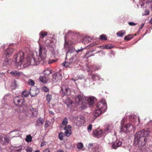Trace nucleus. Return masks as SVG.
<instances>
[{
	"label": "nucleus",
	"instance_id": "9",
	"mask_svg": "<svg viewBox=\"0 0 152 152\" xmlns=\"http://www.w3.org/2000/svg\"><path fill=\"white\" fill-rule=\"evenodd\" d=\"M61 90L63 94H64V95H66L69 96L71 94V90L67 86H63L61 87Z\"/></svg>",
	"mask_w": 152,
	"mask_h": 152
},
{
	"label": "nucleus",
	"instance_id": "64",
	"mask_svg": "<svg viewBox=\"0 0 152 152\" xmlns=\"http://www.w3.org/2000/svg\"><path fill=\"white\" fill-rule=\"evenodd\" d=\"M138 120L139 122H140V119L139 118H138Z\"/></svg>",
	"mask_w": 152,
	"mask_h": 152
},
{
	"label": "nucleus",
	"instance_id": "35",
	"mask_svg": "<svg viewBox=\"0 0 152 152\" xmlns=\"http://www.w3.org/2000/svg\"><path fill=\"white\" fill-rule=\"evenodd\" d=\"M125 126L126 127V130H127L128 132L130 131V128L132 127V126L130 123H128L126 125L124 124Z\"/></svg>",
	"mask_w": 152,
	"mask_h": 152
},
{
	"label": "nucleus",
	"instance_id": "33",
	"mask_svg": "<svg viewBox=\"0 0 152 152\" xmlns=\"http://www.w3.org/2000/svg\"><path fill=\"white\" fill-rule=\"evenodd\" d=\"M30 95L32 97L35 96L36 95V91L31 89H30Z\"/></svg>",
	"mask_w": 152,
	"mask_h": 152
},
{
	"label": "nucleus",
	"instance_id": "50",
	"mask_svg": "<svg viewBox=\"0 0 152 152\" xmlns=\"http://www.w3.org/2000/svg\"><path fill=\"white\" fill-rule=\"evenodd\" d=\"M16 85L15 83H12V88L15 89L16 87Z\"/></svg>",
	"mask_w": 152,
	"mask_h": 152
},
{
	"label": "nucleus",
	"instance_id": "3",
	"mask_svg": "<svg viewBox=\"0 0 152 152\" xmlns=\"http://www.w3.org/2000/svg\"><path fill=\"white\" fill-rule=\"evenodd\" d=\"M69 55H70L72 57L68 60L67 61L62 63V65L64 66H68L69 65L75 63L77 60V58L76 53H75L74 51L72 52L70 50H69L66 53V57Z\"/></svg>",
	"mask_w": 152,
	"mask_h": 152
},
{
	"label": "nucleus",
	"instance_id": "41",
	"mask_svg": "<svg viewBox=\"0 0 152 152\" xmlns=\"http://www.w3.org/2000/svg\"><path fill=\"white\" fill-rule=\"evenodd\" d=\"M77 148L79 149H82L83 147V145L82 143L79 142L77 145Z\"/></svg>",
	"mask_w": 152,
	"mask_h": 152
},
{
	"label": "nucleus",
	"instance_id": "63",
	"mask_svg": "<svg viewBox=\"0 0 152 152\" xmlns=\"http://www.w3.org/2000/svg\"><path fill=\"white\" fill-rule=\"evenodd\" d=\"M35 152H39V150H37Z\"/></svg>",
	"mask_w": 152,
	"mask_h": 152
},
{
	"label": "nucleus",
	"instance_id": "37",
	"mask_svg": "<svg viewBox=\"0 0 152 152\" xmlns=\"http://www.w3.org/2000/svg\"><path fill=\"white\" fill-rule=\"evenodd\" d=\"M68 123V120L67 118L66 117H65L64 119H63L62 122V125L66 126V125Z\"/></svg>",
	"mask_w": 152,
	"mask_h": 152
},
{
	"label": "nucleus",
	"instance_id": "2",
	"mask_svg": "<svg viewBox=\"0 0 152 152\" xmlns=\"http://www.w3.org/2000/svg\"><path fill=\"white\" fill-rule=\"evenodd\" d=\"M107 105L104 101H101L98 103L95 111L94 113L95 117H97L101 113L106 111Z\"/></svg>",
	"mask_w": 152,
	"mask_h": 152
},
{
	"label": "nucleus",
	"instance_id": "42",
	"mask_svg": "<svg viewBox=\"0 0 152 152\" xmlns=\"http://www.w3.org/2000/svg\"><path fill=\"white\" fill-rule=\"evenodd\" d=\"M25 150L26 152H32V148L31 147H27L26 148Z\"/></svg>",
	"mask_w": 152,
	"mask_h": 152
},
{
	"label": "nucleus",
	"instance_id": "19",
	"mask_svg": "<svg viewBox=\"0 0 152 152\" xmlns=\"http://www.w3.org/2000/svg\"><path fill=\"white\" fill-rule=\"evenodd\" d=\"M121 126L120 128V131L121 132H128V131L127 130H126V127L125 126L124 123H123V121H121Z\"/></svg>",
	"mask_w": 152,
	"mask_h": 152
},
{
	"label": "nucleus",
	"instance_id": "48",
	"mask_svg": "<svg viewBox=\"0 0 152 152\" xmlns=\"http://www.w3.org/2000/svg\"><path fill=\"white\" fill-rule=\"evenodd\" d=\"M0 143H1L2 144H4L3 137H0Z\"/></svg>",
	"mask_w": 152,
	"mask_h": 152
},
{
	"label": "nucleus",
	"instance_id": "7",
	"mask_svg": "<svg viewBox=\"0 0 152 152\" xmlns=\"http://www.w3.org/2000/svg\"><path fill=\"white\" fill-rule=\"evenodd\" d=\"M37 62H40L38 61L37 57L35 59L34 57L31 56L28 57L25 59V62H23L24 65L27 66L29 65H37Z\"/></svg>",
	"mask_w": 152,
	"mask_h": 152
},
{
	"label": "nucleus",
	"instance_id": "58",
	"mask_svg": "<svg viewBox=\"0 0 152 152\" xmlns=\"http://www.w3.org/2000/svg\"><path fill=\"white\" fill-rule=\"evenodd\" d=\"M49 114L50 115H53L54 114V113L51 111H49Z\"/></svg>",
	"mask_w": 152,
	"mask_h": 152
},
{
	"label": "nucleus",
	"instance_id": "17",
	"mask_svg": "<svg viewBox=\"0 0 152 152\" xmlns=\"http://www.w3.org/2000/svg\"><path fill=\"white\" fill-rule=\"evenodd\" d=\"M93 134L96 137H99L103 133L102 130H96L93 131Z\"/></svg>",
	"mask_w": 152,
	"mask_h": 152
},
{
	"label": "nucleus",
	"instance_id": "21",
	"mask_svg": "<svg viewBox=\"0 0 152 152\" xmlns=\"http://www.w3.org/2000/svg\"><path fill=\"white\" fill-rule=\"evenodd\" d=\"M52 72L51 69L49 68L45 69L43 71V73L45 75L48 76Z\"/></svg>",
	"mask_w": 152,
	"mask_h": 152
},
{
	"label": "nucleus",
	"instance_id": "38",
	"mask_svg": "<svg viewBox=\"0 0 152 152\" xmlns=\"http://www.w3.org/2000/svg\"><path fill=\"white\" fill-rule=\"evenodd\" d=\"M26 140L28 142L31 141L32 137L30 135H29L26 136Z\"/></svg>",
	"mask_w": 152,
	"mask_h": 152
},
{
	"label": "nucleus",
	"instance_id": "55",
	"mask_svg": "<svg viewBox=\"0 0 152 152\" xmlns=\"http://www.w3.org/2000/svg\"><path fill=\"white\" fill-rule=\"evenodd\" d=\"M144 25V23H142V25L139 28V30H140L141 29H142L143 28Z\"/></svg>",
	"mask_w": 152,
	"mask_h": 152
},
{
	"label": "nucleus",
	"instance_id": "22",
	"mask_svg": "<svg viewBox=\"0 0 152 152\" xmlns=\"http://www.w3.org/2000/svg\"><path fill=\"white\" fill-rule=\"evenodd\" d=\"M91 77L92 79L94 81L99 80L100 78V76L96 74H91Z\"/></svg>",
	"mask_w": 152,
	"mask_h": 152
},
{
	"label": "nucleus",
	"instance_id": "54",
	"mask_svg": "<svg viewBox=\"0 0 152 152\" xmlns=\"http://www.w3.org/2000/svg\"><path fill=\"white\" fill-rule=\"evenodd\" d=\"M145 15H148L149 14V12L148 10H145Z\"/></svg>",
	"mask_w": 152,
	"mask_h": 152
},
{
	"label": "nucleus",
	"instance_id": "49",
	"mask_svg": "<svg viewBox=\"0 0 152 152\" xmlns=\"http://www.w3.org/2000/svg\"><path fill=\"white\" fill-rule=\"evenodd\" d=\"M21 147H15L14 148V150L17 151H19L21 150Z\"/></svg>",
	"mask_w": 152,
	"mask_h": 152
},
{
	"label": "nucleus",
	"instance_id": "30",
	"mask_svg": "<svg viewBox=\"0 0 152 152\" xmlns=\"http://www.w3.org/2000/svg\"><path fill=\"white\" fill-rule=\"evenodd\" d=\"M134 37V36L133 34H129L128 35L125 36L124 37V39L126 41H129L132 39Z\"/></svg>",
	"mask_w": 152,
	"mask_h": 152
},
{
	"label": "nucleus",
	"instance_id": "28",
	"mask_svg": "<svg viewBox=\"0 0 152 152\" xmlns=\"http://www.w3.org/2000/svg\"><path fill=\"white\" fill-rule=\"evenodd\" d=\"M44 122V120L43 118L39 117L37 120V124L39 126L42 125Z\"/></svg>",
	"mask_w": 152,
	"mask_h": 152
},
{
	"label": "nucleus",
	"instance_id": "12",
	"mask_svg": "<svg viewBox=\"0 0 152 152\" xmlns=\"http://www.w3.org/2000/svg\"><path fill=\"white\" fill-rule=\"evenodd\" d=\"M71 126L70 125L66 126L64 128V130L65 131L64 133V135L67 137H69L72 134V132L70 130Z\"/></svg>",
	"mask_w": 152,
	"mask_h": 152
},
{
	"label": "nucleus",
	"instance_id": "45",
	"mask_svg": "<svg viewBox=\"0 0 152 152\" xmlns=\"http://www.w3.org/2000/svg\"><path fill=\"white\" fill-rule=\"evenodd\" d=\"M112 48V47L110 46L109 45H105V46L103 47L102 48L103 49H110Z\"/></svg>",
	"mask_w": 152,
	"mask_h": 152
},
{
	"label": "nucleus",
	"instance_id": "40",
	"mask_svg": "<svg viewBox=\"0 0 152 152\" xmlns=\"http://www.w3.org/2000/svg\"><path fill=\"white\" fill-rule=\"evenodd\" d=\"M28 83L30 85L33 86L34 85V82L33 80L31 79H29L28 80Z\"/></svg>",
	"mask_w": 152,
	"mask_h": 152
},
{
	"label": "nucleus",
	"instance_id": "23",
	"mask_svg": "<svg viewBox=\"0 0 152 152\" xmlns=\"http://www.w3.org/2000/svg\"><path fill=\"white\" fill-rule=\"evenodd\" d=\"M94 51V50H90L87 53H86V54L85 55V58H88L91 56H94V54L93 52Z\"/></svg>",
	"mask_w": 152,
	"mask_h": 152
},
{
	"label": "nucleus",
	"instance_id": "46",
	"mask_svg": "<svg viewBox=\"0 0 152 152\" xmlns=\"http://www.w3.org/2000/svg\"><path fill=\"white\" fill-rule=\"evenodd\" d=\"M4 143H8L9 142V139L7 137H4Z\"/></svg>",
	"mask_w": 152,
	"mask_h": 152
},
{
	"label": "nucleus",
	"instance_id": "15",
	"mask_svg": "<svg viewBox=\"0 0 152 152\" xmlns=\"http://www.w3.org/2000/svg\"><path fill=\"white\" fill-rule=\"evenodd\" d=\"M12 76L14 77H20L22 75V73L16 70H13L10 72Z\"/></svg>",
	"mask_w": 152,
	"mask_h": 152
},
{
	"label": "nucleus",
	"instance_id": "32",
	"mask_svg": "<svg viewBox=\"0 0 152 152\" xmlns=\"http://www.w3.org/2000/svg\"><path fill=\"white\" fill-rule=\"evenodd\" d=\"M41 89L43 92H48L49 91V89L46 86H42L41 88Z\"/></svg>",
	"mask_w": 152,
	"mask_h": 152
},
{
	"label": "nucleus",
	"instance_id": "14",
	"mask_svg": "<svg viewBox=\"0 0 152 152\" xmlns=\"http://www.w3.org/2000/svg\"><path fill=\"white\" fill-rule=\"evenodd\" d=\"M121 144V141L117 140L113 144L112 147L113 149H116L118 147L120 146Z\"/></svg>",
	"mask_w": 152,
	"mask_h": 152
},
{
	"label": "nucleus",
	"instance_id": "31",
	"mask_svg": "<svg viewBox=\"0 0 152 152\" xmlns=\"http://www.w3.org/2000/svg\"><path fill=\"white\" fill-rule=\"evenodd\" d=\"M46 100L48 103H50V102L52 99V96L51 94H48L46 96Z\"/></svg>",
	"mask_w": 152,
	"mask_h": 152
},
{
	"label": "nucleus",
	"instance_id": "51",
	"mask_svg": "<svg viewBox=\"0 0 152 152\" xmlns=\"http://www.w3.org/2000/svg\"><path fill=\"white\" fill-rule=\"evenodd\" d=\"M128 24L130 26H133L137 25L136 23H134L132 22H129L128 23Z\"/></svg>",
	"mask_w": 152,
	"mask_h": 152
},
{
	"label": "nucleus",
	"instance_id": "10",
	"mask_svg": "<svg viewBox=\"0 0 152 152\" xmlns=\"http://www.w3.org/2000/svg\"><path fill=\"white\" fill-rule=\"evenodd\" d=\"M13 49L11 48H8L5 50L3 54V56L6 58H8L12 55Z\"/></svg>",
	"mask_w": 152,
	"mask_h": 152
},
{
	"label": "nucleus",
	"instance_id": "47",
	"mask_svg": "<svg viewBox=\"0 0 152 152\" xmlns=\"http://www.w3.org/2000/svg\"><path fill=\"white\" fill-rule=\"evenodd\" d=\"M112 128L113 127L112 126H109L107 128H106V130L107 131H110Z\"/></svg>",
	"mask_w": 152,
	"mask_h": 152
},
{
	"label": "nucleus",
	"instance_id": "53",
	"mask_svg": "<svg viewBox=\"0 0 152 152\" xmlns=\"http://www.w3.org/2000/svg\"><path fill=\"white\" fill-rule=\"evenodd\" d=\"M55 61H56L55 60H53V59L50 60L49 61L48 63H49V64H51Z\"/></svg>",
	"mask_w": 152,
	"mask_h": 152
},
{
	"label": "nucleus",
	"instance_id": "43",
	"mask_svg": "<svg viewBox=\"0 0 152 152\" xmlns=\"http://www.w3.org/2000/svg\"><path fill=\"white\" fill-rule=\"evenodd\" d=\"M50 125V122L48 121H46L45 125V128H47Z\"/></svg>",
	"mask_w": 152,
	"mask_h": 152
},
{
	"label": "nucleus",
	"instance_id": "34",
	"mask_svg": "<svg viewBox=\"0 0 152 152\" xmlns=\"http://www.w3.org/2000/svg\"><path fill=\"white\" fill-rule=\"evenodd\" d=\"M22 94L23 96L27 97L29 95L28 92L27 90L24 91L22 92Z\"/></svg>",
	"mask_w": 152,
	"mask_h": 152
},
{
	"label": "nucleus",
	"instance_id": "29",
	"mask_svg": "<svg viewBox=\"0 0 152 152\" xmlns=\"http://www.w3.org/2000/svg\"><path fill=\"white\" fill-rule=\"evenodd\" d=\"M65 103L67 104L68 106H69L70 105H71L72 104L73 102L70 98L68 97L66 99Z\"/></svg>",
	"mask_w": 152,
	"mask_h": 152
},
{
	"label": "nucleus",
	"instance_id": "24",
	"mask_svg": "<svg viewBox=\"0 0 152 152\" xmlns=\"http://www.w3.org/2000/svg\"><path fill=\"white\" fill-rule=\"evenodd\" d=\"M48 33L44 31H41L39 34L40 39V38H43L48 35Z\"/></svg>",
	"mask_w": 152,
	"mask_h": 152
},
{
	"label": "nucleus",
	"instance_id": "11",
	"mask_svg": "<svg viewBox=\"0 0 152 152\" xmlns=\"http://www.w3.org/2000/svg\"><path fill=\"white\" fill-rule=\"evenodd\" d=\"M62 78L61 74L59 73H57L54 74L53 76L52 80L55 83L61 80Z\"/></svg>",
	"mask_w": 152,
	"mask_h": 152
},
{
	"label": "nucleus",
	"instance_id": "44",
	"mask_svg": "<svg viewBox=\"0 0 152 152\" xmlns=\"http://www.w3.org/2000/svg\"><path fill=\"white\" fill-rule=\"evenodd\" d=\"M92 125L91 124H90L87 127V130L88 132L91 131L92 130Z\"/></svg>",
	"mask_w": 152,
	"mask_h": 152
},
{
	"label": "nucleus",
	"instance_id": "60",
	"mask_svg": "<svg viewBox=\"0 0 152 152\" xmlns=\"http://www.w3.org/2000/svg\"><path fill=\"white\" fill-rule=\"evenodd\" d=\"M82 50H83L82 49H78V50H77L76 51V52L77 53L80 51H82Z\"/></svg>",
	"mask_w": 152,
	"mask_h": 152
},
{
	"label": "nucleus",
	"instance_id": "13",
	"mask_svg": "<svg viewBox=\"0 0 152 152\" xmlns=\"http://www.w3.org/2000/svg\"><path fill=\"white\" fill-rule=\"evenodd\" d=\"M47 46L49 48H53L55 47V44L52 41L48 40L45 42Z\"/></svg>",
	"mask_w": 152,
	"mask_h": 152
},
{
	"label": "nucleus",
	"instance_id": "6",
	"mask_svg": "<svg viewBox=\"0 0 152 152\" xmlns=\"http://www.w3.org/2000/svg\"><path fill=\"white\" fill-rule=\"evenodd\" d=\"M75 100L77 104L80 105V107L84 109L87 107L88 104L85 101L84 97L80 95L75 96Z\"/></svg>",
	"mask_w": 152,
	"mask_h": 152
},
{
	"label": "nucleus",
	"instance_id": "27",
	"mask_svg": "<svg viewBox=\"0 0 152 152\" xmlns=\"http://www.w3.org/2000/svg\"><path fill=\"white\" fill-rule=\"evenodd\" d=\"M30 110L32 112V115L34 116H36L38 114V111L36 108H32L30 109Z\"/></svg>",
	"mask_w": 152,
	"mask_h": 152
},
{
	"label": "nucleus",
	"instance_id": "61",
	"mask_svg": "<svg viewBox=\"0 0 152 152\" xmlns=\"http://www.w3.org/2000/svg\"><path fill=\"white\" fill-rule=\"evenodd\" d=\"M56 152H64V151L62 150H58Z\"/></svg>",
	"mask_w": 152,
	"mask_h": 152
},
{
	"label": "nucleus",
	"instance_id": "4",
	"mask_svg": "<svg viewBox=\"0 0 152 152\" xmlns=\"http://www.w3.org/2000/svg\"><path fill=\"white\" fill-rule=\"evenodd\" d=\"M24 53L22 51H20L14 56V61L18 65L20 66L21 64L24 65L23 62H25V59L24 58Z\"/></svg>",
	"mask_w": 152,
	"mask_h": 152
},
{
	"label": "nucleus",
	"instance_id": "57",
	"mask_svg": "<svg viewBox=\"0 0 152 152\" xmlns=\"http://www.w3.org/2000/svg\"><path fill=\"white\" fill-rule=\"evenodd\" d=\"M4 75V74L3 73H0V77H2Z\"/></svg>",
	"mask_w": 152,
	"mask_h": 152
},
{
	"label": "nucleus",
	"instance_id": "18",
	"mask_svg": "<svg viewBox=\"0 0 152 152\" xmlns=\"http://www.w3.org/2000/svg\"><path fill=\"white\" fill-rule=\"evenodd\" d=\"M12 62V61L11 59H6L3 62V66H4L8 67L10 66Z\"/></svg>",
	"mask_w": 152,
	"mask_h": 152
},
{
	"label": "nucleus",
	"instance_id": "5",
	"mask_svg": "<svg viewBox=\"0 0 152 152\" xmlns=\"http://www.w3.org/2000/svg\"><path fill=\"white\" fill-rule=\"evenodd\" d=\"M39 51V56H37V57L38 61H42L41 63H42L46 57L47 50L45 46L41 45H40Z\"/></svg>",
	"mask_w": 152,
	"mask_h": 152
},
{
	"label": "nucleus",
	"instance_id": "1",
	"mask_svg": "<svg viewBox=\"0 0 152 152\" xmlns=\"http://www.w3.org/2000/svg\"><path fill=\"white\" fill-rule=\"evenodd\" d=\"M150 134L148 129H144L137 132L135 135L134 142L140 147L145 146L147 141V137Z\"/></svg>",
	"mask_w": 152,
	"mask_h": 152
},
{
	"label": "nucleus",
	"instance_id": "56",
	"mask_svg": "<svg viewBox=\"0 0 152 152\" xmlns=\"http://www.w3.org/2000/svg\"><path fill=\"white\" fill-rule=\"evenodd\" d=\"M46 142H42L41 144V146H43L45 145V143Z\"/></svg>",
	"mask_w": 152,
	"mask_h": 152
},
{
	"label": "nucleus",
	"instance_id": "59",
	"mask_svg": "<svg viewBox=\"0 0 152 152\" xmlns=\"http://www.w3.org/2000/svg\"><path fill=\"white\" fill-rule=\"evenodd\" d=\"M49 150L48 149H45L44 150L43 152H49Z\"/></svg>",
	"mask_w": 152,
	"mask_h": 152
},
{
	"label": "nucleus",
	"instance_id": "26",
	"mask_svg": "<svg viewBox=\"0 0 152 152\" xmlns=\"http://www.w3.org/2000/svg\"><path fill=\"white\" fill-rule=\"evenodd\" d=\"M90 69L89 70L91 71H94L95 70H99L100 68V67L98 65H93L90 67Z\"/></svg>",
	"mask_w": 152,
	"mask_h": 152
},
{
	"label": "nucleus",
	"instance_id": "52",
	"mask_svg": "<svg viewBox=\"0 0 152 152\" xmlns=\"http://www.w3.org/2000/svg\"><path fill=\"white\" fill-rule=\"evenodd\" d=\"M87 39V37H85V38H84L83 39V42H84V43H87L89 41L88 40V41H87L86 40V39Z\"/></svg>",
	"mask_w": 152,
	"mask_h": 152
},
{
	"label": "nucleus",
	"instance_id": "16",
	"mask_svg": "<svg viewBox=\"0 0 152 152\" xmlns=\"http://www.w3.org/2000/svg\"><path fill=\"white\" fill-rule=\"evenodd\" d=\"M88 104L89 106H92L94 104L95 101L94 98L93 97H90L88 98L87 99Z\"/></svg>",
	"mask_w": 152,
	"mask_h": 152
},
{
	"label": "nucleus",
	"instance_id": "20",
	"mask_svg": "<svg viewBox=\"0 0 152 152\" xmlns=\"http://www.w3.org/2000/svg\"><path fill=\"white\" fill-rule=\"evenodd\" d=\"M39 81L43 83H47L48 79L45 76H41L39 78Z\"/></svg>",
	"mask_w": 152,
	"mask_h": 152
},
{
	"label": "nucleus",
	"instance_id": "39",
	"mask_svg": "<svg viewBox=\"0 0 152 152\" xmlns=\"http://www.w3.org/2000/svg\"><path fill=\"white\" fill-rule=\"evenodd\" d=\"M100 39L101 40H107V37L105 34H102L100 36Z\"/></svg>",
	"mask_w": 152,
	"mask_h": 152
},
{
	"label": "nucleus",
	"instance_id": "62",
	"mask_svg": "<svg viewBox=\"0 0 152 152\" xmlns=\"http://www.w3.org/2000/svg\"><path fill=\"white\" fill-rule=\"evenodd\" d=\"M149 22L151 24H152V18H151V20H150Z\"/></svg>",
	"mask_w": 152,
	"mask_h": 152
},
{
	"label": "nucleus",
	"instance_id": "8",
	"mask_svg": "<svg viewBox=\"0 0 152 152\" xmlns=\"http://www.w3.org/2000/svg\"><path fill=\"white\" fill-rule=\"evenodd\" d=\"M15 105L20 107L22 106L24 103L23 98L22 96H16L13 99Z\"/></svg>",
	"mask_w": 152,
	"mask_h": 152
},
{
	"label": "nucleus",
	"instance_id": "36",
	"mask_svg": "<svg viewBox=\"0 0 152 152\" xmlns=\"http://www.w3.org/2000/svg\"><path fill=\"white\" fill-rule=\"evenodd\" d=\"M64 135V134L62 132H61L58 134V138L60 140H63V137Z\"/></svg>",
	"mask_w": 152,
	"mask_h": 152
},
{
	"label": "nucleus",
	"instance_id": "25",
	"mask_svg": "<svg viewBox=\"0 0 152 152\" xmlns=\"http://www.w3.org/2000/svg\"><path fill=\"white\" fill-rule=\"evenodd\" d=\"M126 34V31L124 30H121L116 33L117 35L119 37H122Z\"/></svg>",
	"mask_w": 152,
	"mask_h": 152
}]
</instances>
